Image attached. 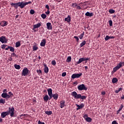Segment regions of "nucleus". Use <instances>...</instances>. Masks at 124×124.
<instances>
[{"label": "nucleus", "instance_id": "obj_36", "mask_svg": "<svg viewBox=\"0 0 124 124\" xmlns=\"http://www.w3.org/2000/svg\"><path fill=\"white\" fill-rule=\"evenodd\" d=\"M15 68L16 70H19L20 69V65H17L16 64H15Z\"/></svg>", "mask_w": 124, "mask_h": 124}, {"label": "nucleus", "instance_id": "obj_56", "mask_svg": "<svg viewBox=\"0 0 124 124\" xmlns=\"http://www.w3.org/2000/svg\"><path fill=\"white\" fill-rule=\"evenodd\" d=\"M10 51H11L12 52H14V48L10 49Z\"/></svg>", "mask_w": 124, "mask_h": 124}, {"label": "nucleus", "instance_id": "obj_48", "mask_svg": "<svg viewBox=\"0 0 124 124\" xmlns=\"http://www.w3.org/2000/svg\"><path fill=\"white\" fill-rule=\"evenodd\" d=\"M45 14H46V15H48L50 14V11H48V10H47V11L46 12H45Z\"/></svg>", "mask_w": 124, "mask_h": 124}, {"label": "nucleus", "instance_id": "obj_35", "mask_svg": "<svg viewBox=\"0 0 124 124\" xmlns=\"http://www.w3.org/2000/svg\"><path fill=\"white\" fill-rule=\"evenodd\" d=\"M6 47H8V46L6 45H1V49H5V48H6Z\"/></svg>", "mask_w": 124, "mask_h": 124}, {"label": "nucleus", "instance_id": "obj_25", "mask_svg": "<svg viewBox=\"0 0 124 124\" xmlns=\"http://www.w3.org/2000/svg\"><path fill=\"white\" fill-rule=\"evenodd\" d=\"M47 94L48 95H53L52 94V89L51 88L47 89Z\"/></svg>", "mask_w": 124, "mask_h": 124}, {"label": "nucleus", "instance_id": "obj_51", "mask_svg": "<svg viewBox=\"0 0 124 124\" xmlns=\"http://www.w3.org/2000/svg\"><path fill=\"white\" fill-rule=\"evenodd\" d=\"M122 109H118V111H116V114H118L119 112H120V111H121Z\"/></svg>", "mask_w": 124, "mask_h": 124}, {"label": "nucleus", "instance_id": "obj_44", "mask_svg": "<svg viewBox=\"0 0 124 124\" xmlns=\"http://www.w3.org/2000/svg\"><path fill=\"white\" fill-rule=\"evenodd\" d=\"M108 24H109V26L111 27L113 25V22L111 20H109L108 21Z\"/></svg>", "mask_w": 124, "mask_h": 124}, {"label": "nucleus", "instance_id": "obj_21", "mask_svg": "<svg viewBox=\"0 0 124 124\" xmlns=\"http://www.w3.org/2000/svg\"><path fill=\"white\" fill-rule=\"evenodd\" d=\"M41 26V24H40V23H37V24H34L33 25V29L39 28Z\"/></svg>", "mask_w": 124, "mask_h": 124}, {"label": "nucleus", "instance_id": "obj_38", "mask_svg": "<svg viewBox=\"0 0 124 124\" xmlns=\"http://www.w3.org/2000/svg\"><path fill=\"white\" fill-rule=\"evenodd\" d=\"M122 90H123V89L121 88H119L118 90H115V93H119V92H120V91H121Z\"/></svg>", "mask_w": 124, "mask_h": 124}, {"label": "nucleus", "instance_id": "obj_16", "mask_svg": "<svg viewBox=\"0 0 124 124\" xmlns=\"http://www.w3.org/2000/svg\"><path fill=\"white\" fill-rule=\"evenodd\" d=\"M10 115L11 116V113H1V118H5L6 116Z\"/></svg>", "mask_w": 124, "mask_h": 124}, {"label": "nucleus", "instance_id": "obj_2", "mask_svg": "<svg viewBox=\"0 0 124 124\" xmlns=\"http://www.w3.org/2000/svg\"><path fill=\"white\" fill-rule=\"evenodd\" d=\"M2 93L1 94V97H2L3 98H5L6 99L13 97V93H12V92H8V94H7V89H3L2 90Z\"/></svg>", "mask_w": 124, "mask_h": 124}, {"label": "nucleus", "instance_id": "obj_64", "mask_svg": "<svg viewBox=\"0 0 124 124\" xmlns=\"http://www.w3.org/2000/svg\"><path fill=\"white\" fill-rule=\"evenodd\" d=\"M18 16H19V15H16V18H18Z\"/></svg>", "mask_w": 124, "mask_h": 124}, {"label": "nucleus", "instance_id": "obj_12", "mask_svg": "<svg viewBox=\"0 0 124 124\" xmlns=\"http://www.w3.org/2000/svg\"><path fill=\"white\" fill-rule=\"evenodd\" d=\"M83 118L85 120H86V122L90 123L92 122V118L90 117H88V115L87 114H84L83 115Z\"/></svg>", "mask_w": 124, "mask_h": 124}, {"label": "nucleus", "instance_id": "obj_6", "mask_svg": "<svg viewBox=\"0 0 124 124\" xmlns=\"http://www.w3.org/2000/svg\"><path fill=\"white\" fill-rule=\"evenodd\" d=\"M90 58H81L78 59V62H76V64H79L82 63V62L87 61H89Z\"/></svg>", "mask_w": 124, "mask_h": 124}, {"label": "nucleus", "instance_id": "obj_37", "mask_svg": "<svg viewBox=\"0 0 124 124\" xmlns=\"http://www.w3.org/2000/svg\"><path fill=\"white\" fill-rule=\"evenodd\" d=\"M75 8H76V9H78V10H85V9H83V7H81V6H76V7H75Z\"/></svg>", "mask_w": 124, "mask_h": 124}, {"label": "nucleus", "instance_id": "obj_26", "mask_svg": "<svg viewBox=\"0 0 124 124\" xmlns=\"http://www.w3.org/2000/svg\"><path fill=\"white\" fill-rule=\"evenodd\" d=\"M116 82H118V78H113L112 79V83L113 84L116 83Z\"/></svg>", "mask_w": 124, "mask_h": 124}, {"label": "nucleus", "instance_id": "obj_40", "mask_svg": "<svg viewBox=\"0 0 124 124\" xmlns=\"http://www.w3.org/2000/svg\"><path fill=\"white\" fill-rule=\"evenodd\" d=\"M41 16L42 18L45 19L46 18V15H45V14H42Z\"/></svg>", "mask_w": 124, "mask_h": 124}, {"label": "nucleus", "instance_id": "obj_24", "mask_svg": "<svg viewBox=\"0 0 124 124\" xmlns=\"http://www.w3.org/2000/svg\"><path fill=\"white\" fill-rule=\"evenodd\" d=\"M86 16H88V17H92L93 16H94V14H93V13H89V12H87L86 13V14H85Z\"/></svg>", "mask_w": 124, "mask_h": 124}, {"label": "nucleus", "instance_id": "obj_63", "mask_svg": "<svg viewBox=\"0 0 124 124\" xmlns=\"http://www.w3.org/2000/svg\"><path fill=\"white\" fill-rule=\"evenodd\" d=\"M26 114H21V115H20V116L21 117V116H26Z\"/></svg>", "mask_w": 124, "mask_h": 124}, {"label": "nucleus", "instance_id": "obj_54", "mask_svg": "<svg viewBox=\"0 0 124 124\" xmlns=\"http://www.w3.org/2000/svg\"><path fill=\"white\" fill-rule=\"evenodd\" d=\"M101 94H102V95H105L106 94V92H101Z\"/></svg>", "mask_w": 124, "mask_h": 124}, {"label": "nucleus", "instance_id": "obj_20", "mask_svg": "<svg viewBox=\"0 0 124 124\" xmlns=\"http://www.w3.org/2000/svg\"><path fill=\"white\" fill-rule=\"evenodd\" d=\"M71 20V17H70V16H68V17L64 18V21L66 22H70Z\"/></svg>", "mask_w": 124, "mask_h": 124}, {"label": "nucleus", "instance_id": "obj_4", "mask_svg": "<svg viewBox=\"0 0 124 124\" xmlns=\"http://www.w3.org/2000/svg\"><path fill=\"white\" fill-rule=\"evenodd\" d=\"M124 67V62H119L117 65L114 67L113 68V71L112 73H115L117 71L119 70L121 67Z\"/></svg>", "mask_w": 124, "mask_h": 124}, {"label": "nucleus", "instance_id": "obj_17", "mask_svg": "<svg viewBox=\"0 0 124 124\" xmlns=\"http://www.w3.org/2000/svg\"><path fill=\"white\" fill-rule=\"evenodd\" d=\"M46 28L47 30H52V26H51V23L47 22L46 23Z\"/></svg>", "mask_w": 124, "mask_h": 124}, {"label": "nucleus", "instance_id": "obj_47", "mask_svg": "<svg viewBox=\"0 0 124 124\" xmlns=\"http://www.w3.org/2000/svg\"><path fill=\"white\" fill-rule=\"evenodd\" d=\"M82 8H83V9H87V7H85V4L82 5Z\"/></svg>", "mask_w": 124, "mask_h": 124}, {"label": "nucleus", "instance_id": "obj_19", "mask_svg": "<svg viewBox=\"0 0 124 124\" xmlns=\"http://www.w3.org/2000/svg\"><path fill=\"white\" fill-rule=\"evenodd\" d=\"M46 44V40L45 39H43L42 42H41V46L44 47L45 46V44Z\"/></svg>", "mask_w": 124, "mask_h": 124}, {"label": "nucleus", "instance_id": "obj_22", "mask_svg": "<svg viewBox=\"0 0 124 124\" xmlns=\"http://www.w3.org/2000/svg\"><path fill=\"white\" fill-rule=\"evenodd\" d=\"M43 99L44 100V101L47 102V100H49L51 99H50V97H49L48 96H47V95H45V96H44V97L43 98Z\"/></svg>", "mask_w": 124, "mask_h": 124}, {"label": "nucleus", "instance_id": "obj_27", "mask_svg": "<svg viewBox=\"0 0 124 124\" xmlns=\"http://www.w3.org/2000/svg\"><path fill=\"white\" fill-rule=\"evenodd\" d=\"M45 114L47 115V116H50L51 114H52V111H45Z\"/></svg>", "mask_w": 124, "mask_h": 124}, {"label": "nucleus", "instance_id": "obj_43", "mask_svg": "<svg viewBox=\"0 0 124 124\" xmlns=\"http://www.w3.org/2000/svg\"><path fill=\"white\" fill-rule=\"evenodd\" d=\"M30 14L33 15L34 14V11L33 10H30Z\"/></svg>", "mask_w": 124, "mask_h": 124}, {"label": "nucleus", "instance_id": "obj_13", "mask_svg": "<svg viewBox=\"0 0 124 124\" xmlns=\"http://www.w3.org/2000/svg\"><path fill=\"white\" fill-rule=\"evenodd\" d=\"M60 106L61 108H63L64 107H65V101H64V100L61 101V102H60Z\"/></svg>", "mask_w": 124, "mask_h": 124}, {"label": "nucleus", "instance_id": "obj_30", "mask_svg": "<svg viewBox=\"0 0 124 124\" xmlns=\"http://www.w3.org/2000/svg\"><path fill=\"white\" fill-rule=\"evenodd\" d=\"M85 45V41H83V42H82L80 44H79V47H82L83 46H84Z\"/></svg>", "mask_w": 124, "mask_h": 124}, {"label": "nucleus", "instance_id": "obj_8", "mask_svg": "<svg viewBox=\"0 0 124 124\" xmlns=\"http://www.w3.org/2000/svg\"><path fill=\"white\" fill-rule=\"evenodd\" d=\"M47 96H49L50 97V99L53 98L55 100H57L58 99V94L57 93H56L53 94H48Z\"/></svg>", "mask_w": 124, "mask_h": 124}, {"label": "nucleus", "instance_id": "obj_7", "mask_svg": "<svg viewBox=\"0 0 124 124\" xmlns=\"http://www.w3.org/2000/svg\"><path fill=\"white\" fill-rule=\"evenodd\" d=\"M78 91H87L88 88L85 86L84 84H81L78 86Z\"/></svg>", "mask_w": 124, "mask_h": 124}, {"label": "nucleus", "instance_id": "obj_14", "mask_svg": "<svg viewBox=\"0 0 124 124\" xmlns=\"http://www.w3.org/2000/svg\"><path fill=\"white\" fill-rule=\"evenodd\" d=\"M8 25V23L7 21H6L5 20H2V21H1V22H0V26L1 27H5L6 26H7Z\"/></svg>", "mask_w": 124, "mask_h": 124}, {"label": "nucleus", "instance_id": "obj_60", "mask_svg": "<svg viewBox=\"0 0 124 124\" xmlns=\"http://www.w3.org/2000/svg\"><path fill=\"white\" fill-rule=\"evenodd\" d=\"M35 29H32V30L33 31V32H37V30H35Z\"/></svg>", "mask_w": 124, "mask_h": 124}, {"label": "nucleus", "instance_id": "obj_39", "mask_svg": "<svg viewBox=\"0 0 124 124\" xmlns=\"http://www.w3.org/2000/svg\"><path fill=\"white\" fill-rule=\"evenodd\" d=\"M13 48H14L13 47L8 46V47H7L6 48H3V49H5V50H8V49H13Z\"/></svg>", "mask_w": 124, "mask_h": 124}, {"label": "nucleus", "instance_id": "obj_5", "mask_svg": "<svg viewBox=\"0 0 124 124\" xmlns=\"http://www.w3.org/2000/svg\"><path fill=\"white\" fill-rule=\"evenodd\" d=\"M1 113L11 114V117H14V108H9L8 111H3L2 112H1Z\"/></svg>", "mask_w": 124, "mask_h": 124}, {"label": "nucleus", "instance_id": "obj_31", "mask_svg": "<svg viewBox=\"0 0 124 124\" xmlns=\"http://www.w3.org/2000/svg\"><path fill=\"white\" fill-rule=\"evenodd\" d=\"M5 103V100L3 98L0 99V104H4Z\"/></svg>", "mask_w": 124, "mask_h": 124}, {"label": "nucleus", "instance_id": "obj_33", "mask_svg": "<svg viewBox=\"0 0 124 124\" xmlns=\"http://www.w3.org/2000/svg\"><path fill=\"white\" fill-rule=\"evenodd\" d=\"M108 12L110 14H113L115 13V11L113 9H109V10L108 11Z\"/></svg>", "mask_w": 124, "mask_h": 124}, {"label": "nucleus", "instance_id": "obj_57", "mask_svg": "<svg viewBox=\"0 0 124 124\" xmlns=\"http://www.w3.org/2000/svg\"><path fill=\"white\" fill-rule=\"evenodd\" d=\"M121 99H124V95H123L122 96H121Z\"/></svg>", "mask_w": 124, "mask_h": 124}, {"label": "nucleus", "instance_id": "obj_23", "mask_svg": "<svg viewBox=\"0 0 124 124\" xmlns=\"http://www.w3.org/2000/svg\"><path fill=\"white\" fill-rule=\"evenodd\" d=\"M44 73L45 74L48 73V68L46 66V64H44Z\"/></svg>", "mask_w": 124, "mask_h": 124}, {"label": "nucleus", "instance_id": "obj_62", "mask_svg": "<svg viewBox=\"0 0 124 124\" xmlns=\"http://www.w3.org/2000/svg\"><path fill=\"white\" fill-rule=\"evenodd\" d=\"M120 108H124V105H120Z\"/></svg>", "mask_w": 124, "mask_h": 124}, {"label": "nucleus", "instance_id": "obj_10", "mask_svg": "<svg viewBox=\"0 0 124 124\" xmlns=\"http://www.w3.org/2000/svg\"><path fill=\"white\" fill-rule=\"evenodd\" d=\"M29 69L27 68H24L23 69V72L21 73V76L25 77L27 75H29Z\"/></svg>", "mask_w": 124, "mask_h": 124}, {"label": "nucleus", "instance_id": "obj_32", "mask_svg": "<svg viewBox=\"0 0 124 124\" xmlns=\"http://www.w3.org/2000/svg\"><path fill=\"white\" fill-rule=\"evenodd\" d=\"M84 35V32H82V33H81V34L79 35V36H78V38H79V39H82V38H83V36Z\"/></svg>", "mask_w": 124, "mask_h": 124}, {"label": "nucleus", "instance_id": "obj_46", "mask_svg": "<svg viewBox=\"0 0 124 124\" xmlns=\"http://www.w3.org/2000/svg\"><path fill=\"white\" fill-rule=\"evenodd\" d=\"M74 38H75V39L76 40V42L78 43L79 38L77 37V36H74Z\"/></svg>", "mask_w": 124, "mask_h": 124}, {"label": "nucleus", "instance_id": "obj_49", "mask_svg": "<svg viewBox=\"0 0 124 124\" xmlns=\"http://www.w3.org/2000/svg\"><path fill=\"white\" fill-rule=\"evenodd\" d=\"M66 76V73L64 72L62 73V77H64Z\"/></svg>", "mask_w": 124, "mask_h": 124}, {"label": "nucleus", "instance_id": "obj_55", "mask_svg": "<svg viewBox=\"0 0 124 124\" xmlns=\"http://www.w3.org/2000/svg\"><path fill=\"white\" fill-rule=\"evenodd\" d=\"M38 124H45L44 122H41L40 121H38Z\"/></svg>", "mask_w": 124, "mask_h": 124}, {"label": "nucleus", "instance_id": "obj_53", "mask_svg": "<svg viewBox=\"0 0 124 124\" xmlns=\"http://www.w3.org/2000/svg\"><path fill=\"white\" fill-rule=\"evenodd\" d=\"M45 8H46V9H47V10L50 9V8L48 7V5H45Z\"/></svg>", "mask_w": 124, "mask_h": 124}, {"label": "nucleus", "instance_id": "obj_1", "mask_svg": "<svg viewBox=\"0 0 124 124\" xmlns=\"http://www.w3.org/2000/svg\"><path fill=\"white\" fill-rule=\"evenodd\" d=\"M31 1H28V2H19L18 3H11V6H13L15 7L16 9L18 8V7H20V8L22 9L25 7V6H26L29 4H31Z\"/></svg>", "mask_w": 124, "mask_h": 124}, {"label": "nucleus", "instance_id": "obj_15", "mask_svg": "<svg viewBox=\"0 0 124 124\" xmlns=\"http://www.w3.org/2000/svg\"><path fill=\"white\" fill-rule=\"evenodd\" d=\"M76 107H78V108H76V110L81 109L83 107H84V104H81V105H79L76 104Z\"/></svg>", "mask_w": 124, "mask_h": 124}, {"label": "nucleus", "instance_id": "obj_42", "mask_svg": "<svg viewBox=\"0 0 124 124\" xmlns=\"http://www.w3.org/2000/svg\"><path fill=\"white\" fill-rule=\"evenodd\" d=\"M32 49H33V51H36L37 49H38V47L36 46H33V47H32Z\"/></svg>", "mask_w": 124, "mask_h": 124}, {"label": "nucleus", "instance_id": "obj_9", "mask_svg": "<svg viewBox=\"0 0 124 124\" xmlns=\"http://www.w3.org/2000/svg\"><path fill=\"white\" fill-rule=\"evenodd\" d=\"M82 76V73H79L78 74H73L71 75V78H79L80 77Z\"/></svg>", "mask_w": 124, "mask_h": 124}, {"label": "nucleus", "instance_id": "obj_59", "mask_svg": "<svg viewBox=\"0 0 124 124\" xmlns=\"http://www.w3.org/2000/svg\"><path fill=\"white\" fill-rule=\"evenodd\" d=\"M88 69V66H84V70H87Z\"/></svg>", "mask_w": 124, "mask_h": 124}, {"label": "nucleus", "instance_id": "obj_61", "mask_svg": "<svg viewBox=\"0 0 124 124\" xmlns=\"http://www.w3.org/2000/svg\"><path fill=\"white\" fill-rule=\"evenodd\" d=\"M121 116H122V117H123V118H122L123 120H124V114L121 115Z\"/></svg>", "mask_w": 124, "mask_h": 124}, {"label": "nucleus", "instance_id": "obj_3", "mask_svg": "<svg viewBox=\"0 0 124 124\" xmlns=\"http://www.w3.org/2000/svg\"><path fill=\"white\" fill-rule=\"evenodd\" d=\"M71 96H73L75 99H81L82 100L81 102H82L83 100L86 98L85 96L81 95V94H77L76 92H71Z\"/></svg>", "mask_w": 124, "mask_h": 124}, {"label": "nucleus", "instance_id": "obj_18", "mask_svg": "<svg viewBox=\"0 0 124 124\" xmlns=\"http://www.w3.org/2000/svg\"><path fill=\"white\" fill-rule=\"evenodd\" d=\"M115 38L114 36H108V35H106V37H105V41H107L109 39H113Z\"/></svg>", "mask_w": 124, "mask_h": 124}, {"label": "nucleus", "instance_id": "obj_58", "mask_svg": "<svg viewBox=\"0 0 124 124\" xmlns=\"http://www.w3.org/2000/svg\"><path fill=\"white\" fill-rule=\"evenodd\" d=\"M2 118H0V123H2Z\"/></svg>", "mask_w": 124, "mask_h": 124}, {"label": "nucleus", "instance_id": "obj_11", "mask_svg": "<svg viewBox=\"0 0 124 124\" xmlns=\"http://www.w3.org/2000/svg\"><path fill=\"white\" fill-rule=\"evenodd\" d=\"M0 42L2 44L7 43V39H6V36H2L0 37Z\"/></svg>", "mask_w": 124, "mask_h": 124}, {"label": "nucleus", "instance_id": "obj_50", "mask_svg": "<svg viewBox=\"0 0 124 124\" xmlns=\"http://www.w3.org/2000/svg\"><path fill=\"white\" fill-rule=\"evenodd\" d=\"M37 73L42 74V70H37Z\"/></svg>", "mask_w": 124, "mask_h": 124}, {"label": "nucleus", "instance_id": "obj_34", "mask_svg": "<svg viewBox=\"0 0 124 124\" xmlns=\"http://www.w3.org/2000/svg\"><path fill=\"white\" fill-rule=\"evenodd\" d=\"M71 62V57L69 56L66 58V62Z\"/></svg>", "mask_w": 124, "mask_h": 124}, {"label": "nucleus", "instance_id": "obj_41", "mask_svg": "<svg viewBox=\"0 0 124 124\" xmlns=\"http://www.w3.org/2000/svg\"><path fill=\"white\" fill-rule=\"evenodd\" d=\"M11 57H16V58L18 57V56L16 55V53H12L11 54Z\"/></svg>", "mask_w": 124, "mask_h": 124}, {"label": "nucleus", "instance_id": "obj_52", "mask_svg": "<svg viewBox=\"0 0 124 124\" xmlns=\"http://www.w3.org/2000/svg\"><path fill=\"white\" fill-rule=\"evenodd\" d=\"M112 124H118V122H116V121H114L112 122Z\"/></svg>", "mask_w": 124, "mask_h": 124}, {"label": "nucleus", "instance_id": "obj_45", "mask_svg": "<svg viewBox=\"0 0 124 124\" xmlns=\"http://www.w3.org/2000/svg\"><path fill=\"white\" fill-rule=\"evenodd\" d=\"M51 64L53 66L56 65V61L55 60H53L51 62Z\"/></svg>", "mask_w": 124, "mask_h": 124}, {"label": "nucleus", "instance_id": "obj_28", "mask_svg": "<svg viewBox=\"0 0 124 124\" xmlns=\"http://www.w3.org/2000/svg\"><path fill=\"white\" fill-rule=\"evenodd\" d=\"M21 46V44H20V42L18 41L16 43V47L18 48Z\"/></svg>", "mask_w": 124, "mask_h": 124}, {"label": "nucleus", "instance_id": "obj_29", "mask_svg": "<svg viewBox=\"0 0 124 124\" xmlns=\"http://www.w3.org/2000/svg\"><path fill=\"white\" fill-rule=\"evenodd\" d=\"M78 6H79L77 5V3H73L71 4V7L75 8Z\"/></svg>", "mask_w": 124, "mask_h": 124}]
</instances>
